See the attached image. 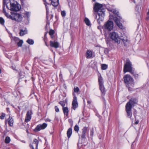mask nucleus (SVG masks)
Listing matches in <instances>:
<instances>
[{"instance_id": "1", "label": "nucleus", "mask_w": 149, "mask_h": 149, "mask_svg": "<svg viewBox=\"0 0 149 149\" xmlns=\"http://www.w3.org/2000/svg\"><path fill=\"white\" fill-rule=\"evenodd\" d=\"M94 10L95 12H97L99 18L97 19V21L99 24H100L104 19L105 10L103 8L102 4L98 3H95L94 7Z\"/></svg>"}, {"instance_id": "2", "label": "nucleus", "mask_w": 149, "mask_h": 149, "mask_svg": "<svg viewBox=\"0 0 149 149\" xmlns=\"http://www.w3.org/2000/svg\"><path fill=\"white\" fill-rule=\"evenodd\" d=\"M123 79L128 90L130 91H132L134 85L133 78L130 75L126 74L123 77Z\"/></svg>"}, {"instance_id": "3", "label": "nucleus", "mask_w": 149, "mask_h": 149, "mask_svg": "<svg viewBox=\"0 0 149 149\" xmlns=\"http://www.w3.org/2000/svg\"><path fill=\"white\" fill-rule=\"evenodd\" d=\"M137 102V100L135 99H132L128 102L125 106V110L128 116L131 118L132 116V105Z\"/></svg>"}, {"instance_id": "4", "label": "nucleus", "mask_w": 149, "mask_h": 149, "mask_svg": "<svg viewBox=\"0 0 149 149\" xmlns=\"http://www.w3.org/2000/svg\"><path fill=\"white\" fill-rule=\"evenodd\" d=\"M109 36L112 41L118 44L120 43L121 38L117 32L115 31L111 32L109 34Z\"/></svg>"}, {"instance_id": "5", "label": "nucleus", "mask_w": 149, "mask_h": 149, "mask_svg": "<svg viewBox=\"0 0 149 149\" xmlns=\"http://www.w3.org/2000/svg\"><path fill=\"white\" fill-rule=\"evenodd\" d=\"M7 2L8 3L9 2H10V10L17 11L20 10L21 7L17 1L14 0H8L7 1Z\"/></svg>"}, {"instance_id": "6", "label": "nucleus", "mask_w": 149, "mask_h": 149, "mask_svg": "<svg viewBox=\"0 0 149 149\" xmlns=\"http://www.w3.org/2000/svg\"><path fill=\"white\" fill-rule=\"evenodd\" d=\"M113 28V24L112 22L108 20L102 27L103 30L106 32L111 31Z\"/></svg>"}, {"instance_id": "7", "label": "nucleus", "mask_w": 149, "mask_h": 149, "mask_svg": "<svg viewBox=\"0 0 149 149\" xmlns=\"http://www.w3.org/2000/svg\"><path fill=\"white\" fill-rule=\"evenodd\" d=\"M9 18L12 20H15L17 22H20L22 21L23 17L22 15L17 13L11 12Z\"/></svg>"}, {"instance_id": "8", "label": "nucleus", "mask_w": 149, "mask_h": 149, "mask_svg": "<svg viewBox=\"0 0 149 149\" xmlns=\"http://www.w3.org/2000/svg\"><path fill=\"white\" fill-rule=\"evenodd\" d=\"M123 71L124 73L128 72L133 74L134 75V72L132 69L131 63L129 61H127L125 64Z\"/></svg>"}, {"instance_id": "9", "label": "nucleus", "mask_w": 149, "mask_h": 149, "mask_svg": "<svg viewBox=\"0 0 149 149\" xmlns=\"http://www.w3.org/2000/svg\"><path fill=\"white\" fill-rule=\"evenodd\" d=\"M49 1H51V3L54 6H58V0H49ZM44 3L45 5L47 13L49 10V9L48 8V5L50 6V5L47 3L46 0H43Z\"/></svg>"}, {"instance_id": "10", "label": "nucleus", "mask_w": 149, "mask_h": 149, "mask_svg": "<svg viewBox=\"0 0 149 149\" xmlns=\"http://www.w3.org/2000/svg\"><path fill=\"white\" fill-rule=\"evenodd\" d=\"M47 124L44 123L42 124H39L37 125L35 129V131H39L41 130H44L47 126Z\"/></svg>"}, {"instance_id": "11", "label": "nucleus", "mask_w": 149, "mask_h": 149, "mask_svg": "<svg viewBox=\"0 0 149 149\" xmlns=\"http://www.w3.org/2000/svg\"><path fill=\"white\" fill-rule=\"evenodd\" d=\"M38 141L36 139H34L33 143L30 145L32 149H38Z\"/></svg>"}, {"instance_id": "12", "label": "nucleus", "mask_w": 149, "mask_h": 149, "mask_svg": "<svg viewBox=\"0 0 149 149\" xmlns=\"http://www.w3.org/2000/svg\"><path fill=\"white\" fill-rule=\"evenodd\" d=\"M7 123H8L9 126H12L13 125L14 123V120L13 118L10 116L7 120H5V125H6Z\"/></svg>"}, {"instance_id": "13", "label": "nucleus", "mask_w": 149, "mask_h": 149, "mask_svg": "<svg viewBox=\"0 0 149 149\" xmlns=\"http://www.w3.org/2000/svg\"><path fill=\"white\" fill-rule=\"evenodd\" d=\"M32 114V111L31 110L28 111H27L26 115L25 121L28 122L30 121L31 119V115Z\"/></svg>"}, {"instance_id": "14", "label": "nucleus", "mask_w": 149, "mask_h": 149, "mask_svg": "<svg viewBox=\"0 0 149 149\" xmlns=\"http://www.w3.org/2000/svg\"><path fill=\"white\" fill-rule=\"evenodd\" d=\"M50 46L52 47L57 48L59 47V44L57 41H50Z\"/></svg>"}, {"instance_id": "15", "label": "nucleus", "mask_w": 149, "mask_h": 149, "mask_svg": "<svg viewBox=\"0 0 149 149\" xmlns=\"http://www.w3.org/2000/svg\"><path fill=\"white\" fill-rule=\"evenodd\" d=\"M78 104L77 100H73L72 103V108L74 110L78 107Z\"/></svg>"}, {"instance_id": "16", "label": "nucleus", "mask_w": 149, "mask_h": 149, "mask_svg": "<svg viewBox=\"0 0 149 149\" xmlns=\"http://www.w3.org/2000/svg\"><path fill=\"white\" fill-rule=\"evenodd\" d=\"M87 127H85L82 129V133L81 135V137L82 138H85L86 134L87 131Z\"/></svg>"}, {"instance_id": "17", "label": "nucleus", "mask_w": 149, "mask_h": 149, "mask_svg": "<svg viewBox=\"0 0 149 149\" xmlns=\"http://www.w3.org/2000/svg\"><path fill=\"white\" fill-rule=\"evenodd\" d=\"M92 52L90 50L87 51L86 53V56L87 58H90L92 57L93 56Z\"/></svg>"}, {"instance_id": "18", "label": "nucleus", "mask_w": 149, "mask_h": 149, "mask_svg": "<svg viewBox=\"0 0 149 149\" xmlns=\"http://www.w3.org/2000/svg\"><path fill=\"white\" fill-rule=\"evenodd\" d=\"M100 89L101 90L102 95H104L105 93V91L103 85L100 86Z\"/></svg>"}, {"instance_id": "19", "label": "nucleus", "mask_w": 149, "mask_h": 149, "mask_svg": "<svg viewBox=\"0 0 149 149\" xmlns=\"http://www.w3.org/2000/svg\"><path fill=\"white\" fill-rule=\"evenodd\" d=\"M27 31L26 29H25L24 30L23 29H21L19 34L20 36H22L24 35L27 34Z\"/></svg>"}, {"instance_id": "20", "label": "nucleus", "mask_w": 149, "mask_h": 149, "mask_svg": "<svg viewBox=\"0 0 149 149\" xmlns=\"http://www.w3.org/2000/svg\"><path fill=\"white\" fill-rule=\"evenodd\" d=\"M63 110L64 114L66 116H67L69 112L68 108L67 107H63Z\"/></svg>"}, {"instance_id": "21", "label": "nucleus", "mask_w": 149, "mask_h": 149, "mask_svg": "<svg viewBox=\"0 0 149 149\" xmlns=\"http://www.w3.org/2000/svg\"><path fill=\"white\" fill-rule=\"evenodd\" d=\"M72 134V129L71 128H69L68 129L67 133V135L68 137L69 138L70 137L71 135Z\"/></svg>"}, {"instance_id": "22", "label": "nucleus", "mask_w": 149, "mask_h": 149, "mask_svg": "<svg viewBox=\"0 0 149 149\" xmlns=\"http://www.w3.org/2000/svg\"><path fill=\"white\" fill-rule=\"evenodd\" d=\"M98 81L100 86L103 85V79L101 75L99 76Z\"/></svg>"}, {"instance_id": "23", "label": "nucleus", "mask_w": 149, "mask_h": 149, "mask_svg": "<svg viewBox=\"0 0 149 149\" xmlns=\"http://www.w3.org/2000/svg\"><path fill=\"white\" fill-rule=\"evenodd\" d=\"M121 39L124 44L127 43L129 42L126 36H125L123 38H122Z\"/></svg>"}, {"instance_id": "24", "label": "nucleus", "mask_w": 149, "mask_h": 149, "mask_svg": "<svg viewBox=\"0 0 149 149\" xmlns=\"http://www.w3.org/2000/svg\"><path fill=\"white\" fill-rule=\"evenodd\" d=\"M85 22L87 25L89 26L91 24L89 20L87 18H85L84 19Z\"/></svg>"}, {"instance_id": "25", "label": "nucleus", "mask_w": 149, "mask_h": 149, "mask_svg": "<svg viewBox=\"0 0 149 149\" xmlns=\"http://www.w3.org/2000/svg\"><path fill=\"white\" fill-rule=\"evenodd\" d=\"M10 141V138L8 136H7L5 139V142L6 143H9Z\"/></svg>"}, {"instance_id": "26", "label": "nucleus", "mask_w": 149, "mask_h": 149, "mask_svg": "<svg viewBox=\"0 0 149 149\" xmlns=\"http://www.w3.org/2000/svg\"><path fill=\"white\" fill-rule=\"evenodd\" d=\"M30 45H32L34 43L33 40L30 39H28L26 41Z\"/></svg>"}, {"instance_id": "27", "label": "nucleus", "mask_w": 149, "mask_h": 149, "mask_svg": "<svg viewBox=\"0 0 149 149\" xmlns=\"http://www.w3.org/2000/svg\"><path fill=\"white\" fill-rule=\"evenodd\" d=\"M113 19L114 20L115 22L116 23V24L120 22V19L118 18L117 17H114L113 18Z\"/></svg>"}, {"instance_id": "28", "label": "nucleus", "mask_w": 149, "mask_h": 149, "mask_svg": "<svg viewBox=\"0 0 149 149\" xmlns=\"http://www.w3.org/2000/svg\"><path fill=\"white\" fill-rule=\"evenodd\" d=\"M107 67V65L105 64H103L102 65L101 68L102 70H106Z\"/></svg>"}, {"instance_id": "29", "label": "nucleus", "mask_w": 149, "mask_h": 149, "mask_svg": "<svg viewBox=\"0 0 149 149\" xmlns=\"http://www.w3.org/2000/svg\"><path fill=\"white\" fill-rule=\"evenodd\" d=\"M5 114L2 113H1V115L0 116V118L1 120L3 119L5 117Z\"/></svg>"}, {"instance_id": "30", "label": "nucleus", "mask_w": 149, "mask_h": 149, "mask_svg": "<svg viewBox=\"0 0 149 149\" xmlns=\"http://www.w3.org/2000/svg\"><path fill=\"white\" fill-rule=\"evenodd\" d=\"M23 41L22 40H20L17 43V45L19 47H21L22 45Z\"/></svg>"}, {"instance_id": "31", "label": "nucleus", "mask_w": 149, "mask_h": 149, "mask_svg": "<svg viewBox=\"0 0 149 149\" xmlns=\"http://www.w3.org/2000/svg\"><path fill=\"white\" fill-rule=\"evenodd\" d=\"M4 20L3 18L2 17H0V23L2 25H3L4 24Z\"/></svg>"}, {"instance_id": "32", "label": "nucleus", "mask_w": 149, "mask_h": 149, "mask_svg": "<svg viewBox=\"0 0 149 149\" xmlns=\"http://www.w3.org/2000/svg\"><path fill=\"white\" fill-rule=\"evenodd\" d=\"M116 24L120 28L123 29V26H122V24L121 23H120V22Z\"/></svg>"}, {"instance_id": "33", "label": "nucleus", "mask_w": 149, "mask_h": 149, "mask_svg": "<svg viewBox=\"0 0 149 149\" xmlns=\"http://www.w3.org/2000/svg\"><path fill=\"white\" fill-rule=\"evenodd\" d=\"M74 92L75 93L78 92L79 91V89L77 87H74Z\"/></svg>"}, {"instance_id": "34", "label": "nucleus", "mask_w": 149, "mask_h": 149, "mask_svg": "<svg viewBox=\"0 0 149 149\" xmlns=\"http://www.w3.org/2000/svg\"><path fill=\"white\" fill-rule=\"evenodd\" d=\"M79 127L78 125H76L74 127V130L78 132L79 130Z\"/></svg>"}, {"instance_id": "35", "label": "nucleus", "mask_w": 149, "mask_h": 149, "mask_svg": "<svg viewBox=\"0 0 149 149\" xmlns=\"http://www.w3.org/2000/svg\"><path fill=\"white\" fill-rule=\"evenodd\" d=\"M59 103L63 107V108L64 107V106H65V104L64 101H61L59 102Z\"/></svg>"}, {"instance_id": "36", "label": "nucleus", "mask_w": 149, "mask_h": 149, "mask_svg": "<svg viewBox=\"0 0 149 149\" xmlns=\"http://www.w3.org/2000/svg\"><path fill=\"white\" fill-rule=\"evenodd\" d=\"M54 33V31L53 30H50L49 32V34L50 36L53 35Z\"/></svg>"}, {"instance_id": "37", "label": "nucleus", "mask_w": 149, "mask_h": 149, "mask_svg": "<svg viewBox=\"0 0 149 149\" xmlns=\"http://www.w3.org/2000/svg\"><path fill=\"white\" fill-rule=\"evenodd\" d=\"M30 13L29 12H26L25 13V15L28 17H29L30 16Z\"/></svg>"}, {"instance_id": "38", "label": "nucleus", "mask_w": 149, "mask_h": 149, "mask_svg": "<svg viewBox=\"0 0 149 149\" xmlns=\"http://www.w3.org/2000/svg\"><path fill=\"white\" fill-rule=\"evenodd\" d=\"M61 14L63 17H65L66 15L65 11H62L61 12Z\"/></svg>"}, {"instance_id": "39", "label": "nucleus", "mask_w": 149, "mask_h": 149, "mask_svg": "<svg viewBox=\"0 0 149 149\" xmlns=\"http://www.w3.org/2000/svg\"><path fill=\"white\" fill-rule=\"evenodd\" d=\"M73 100H77V97L75 93L74 92L73 93Z\"/></svg>"}, {"instance_id": "40", "label": "nucleus", "mask_w": 149, "mask_h": 149, "mask_svg": "<svg viewBox=\"0 0 149 149\" xmlns=\"http://www.w3.org/2000/svg\"><path fill=\"white\" fill-rule=\"evenodd\" d=\"M112 11L114 14L118 15V12L117 10H113Z\"/></svg>"}, {"instance_id": "41", "label": "nucleus", "mask_w": 149, "mask_h": 149, "mask_svg": "<svg viewBox=\"0 0 149 149\" xmlns=\"http://www.w3.org/2000/svg\"><path fill=\"white\" fill-rule=\"evenodd\" d=\"M55 110L56 112H58L59 111V109L57 106L55 107Z\"/></svg>"}, {"instance_id": "42", "label": "nucleus", "mask_w": 149, "mask_h": 149, "mask_svg": "<svg viewBox=\"0 0 149 149\" xmlns=\"http://www.w3.org/2000/svg\"><path fill=\"white\" fill-rule=\"evenodd\" d=\"M93 130H92L90 132V135L91 136H93Z\"/></svg>"}, {"instance_id": "43", "label": "nucleus", "mask_w": 149, "mask_h": 149, "mask_svg": "<svg viewBox=\"0 0 149 149\" xmlns=\"http://www.w3.org/2000/svg\"><path fill=\"white\" fill-rule=\"evenodd\" d=\"M148 17H147L146 19H149V9L148 10V11L147 13Z\"/></svg>"}, {"instance_id": "44", "label": "nucleus", "mask_w": 149, "mask_h": 149, "mask_svg": "<svg viewBox=\"0 0 149 149\" xmlns=\"http://www.w3.org/2000/svg\"><path fill=\"white\" fill-rule=\"evenodd\" d=\"M45 121L46 122H47V121L50 122L51 121V120L50 119H49V118H47L45 119Z\"/></svg>"}, {"instance_id": "45", "label": "nucleus", "mask_w": 149, "mask_h": 149, "mask_svg": "<svg viewBox=\"0 0 149 149\" xmlns=\"http://www.w3.org/2000/svg\"><path fill=\"white\" fill-rule=\"evenodd\" d=\"M59 77L60 78H62V75L61 72H60L59 74Z\"/></svg>"}, {"instance_id": "46", "label": "nucleus", "mask_w": 149, "mask_h": 149, "mask_svg": "<svg viewBox=\"0 0 149 149\" xmlns=\"http://www.w3.org/2000/svg\"><path fill=\"white\" fill-rule=\"evenodd\" d=\"M87 103L88 104H90L91 103V100H88L87 101Z\"/></svg>"}, {"instance_id": "47", "label": "nucleus", "mask_w": 149, "mask_h": 149, "mask_svg": "<svg viewBox=\"0 0 149 149\" xmlns=\"http://www.w3.org/2000/svg\"><path fill=\"white\" fill-rule=\"evenodd\" d=\"M139 121L138 120H137V121H136L135 123V124H137L139 123Z\"/></svg>"}, {"instance_id": "48", "label": "nucleus", "mask_w": 149, "mask_h": 149, "mask_svg": "<svg viewBox=\"0 0 149 149\" xmlns=\"http://www.w3.org/2000/svg\"><path fill=\"white\" fill-rule=\"evenodd\" d=\"M101 26H98L97 27V28H98V29H100V30H101Z\"/></svg>"}, {"instance_id": "49", "label": "nucleus", "mask_w": 149, "mask_h": 149, "mask_svg": "<svg viewBox=\"0 0 149 149\" xmlns=\"http://www.w3.org/2000/svg\"><path fill=\"white\" fill-rule=\"evenodd\" d=\"M51 38H52L54 36H53L52 35L51 36Z\"/></svg>"}, {"instance_id": "50", "label": "nucleus", "mask_w": 149, "mask_h": 149, "mask_svg": "<svg viewBox=\"0 0 149 149\" xmlns=\"http://www.w3.org/2000/svg\"><path fill=\"white\" fill-rule=\"evenodd\" d=\"M133 2H134V3H135V0H133Z\"/></svg>"}, {"instance_id": "51", "label": "nucleus", "mask_w": 149, "mask_h": 149, "mask_svg": "<svg viewBox=\"0 0 149 149\" xmlns=\"http://www.w3.org/2000/svg\"><path fill=\"white\" fill-rule=\"evenodd\" d=\"M1 73V69H0V73Z\"/></svg>"}, {"instance_id": "52", "label": "nucleus", "mask_w": 149, "mask_h": 149, "mask_svg": "<svg viewBox=\"0 0 149 149\" xmlns=\"http://www.w3.org/2000/svg\"><path fill=\"white\" fill-rule=\"evenodd\" d=\"M26 132L28 133V130H27Z\"/></svg>"}, {"instance_id": "53", "label": "nucleus", "mask_w": 149, "mask_h": 149, "mask_svg": "<svg viewBox=\"0 0 149 149\" xmlns=\"http://www.w3.org/2000/svg\"><path fill=\"white\" fill-rule=\"evenodd\" d=\"M70 120H69V122H70Z\"/></svg>"}, {"instance_id": "54", "label": "nucleus", "mask_w": 149, "mask_h": 149, "mask_svg": "<svg viewBox=\"0 0 149 149\" xmlns=\"http://www.w3.org/2000/svg\"><path fill=\"white\" fill-rule=\"evenodd\" d=\"M46 45H47V44H46Z\"/></svg>"}, {"instance_id": "55", "label": "nucleus", "mask_w": 149, "mask_h": 149, "mask_svg": "<svg viewBox=\"0 0 149 149\" xmlns=\"http://www.w3.org/2000/svg\"><path fill=\"white\" fill-rule=\"evenodd\" d=\"M95 0H93V1H95Z\"/></svg>"}, {"instance_id": "56", "label": "nucleus", "mask_w": 149, "mask_h": 149, "mask_svg": "<svg viewBox=\"0 0 149 149\" xmlns=\"http://www.w3.org/2000/svg\"><path fill=\"white\" fill-rule=\"evenodd\" d=\"M97 16H96V18H97Z\"/></svg>"}]
</instances>
